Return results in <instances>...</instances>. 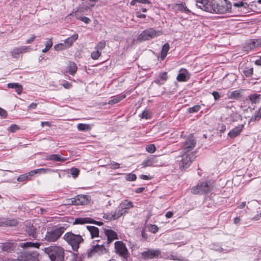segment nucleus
<instances>
[{"label": "nucleus", "mask_w": 261, "mask_h": 261, "mask_svg": "<svg viewBox=\"0 0 261 261\" xmlns=\"http://www.w3.org/2000/svg\"><path fill=\"white\" fill-rule=\"evenodd\" d=\"M86 223H92L99 226L103 225V222L95 221L92 218L89 217L77 218L73 223V224H84Z\"/></svg>", "instance_id": "16"}, {"label": "nucleus", "mask_w": 261, "mask_h": 261, "mask_svg": "<svg viewBox=\"0 0 261 261\" xmlns=\"http://www.w3.org/2000/svg\"><path fill=\"white\" fill-rule=\"evenodd\" d=\"M107 252V250L103 244H96L92 245L90 248L88 249L86 254L87 257L90 258L96 254L101 255Z\"/></svg>", "instance_id": "12"}, {"label": "nucleus", "mask_w": 261, "mask_h": 261, "mask_svg": "<svg viewBox=\"0 0 261 261\" xmlns=\"http://www.w3.org/2000/svg\"><path fill=\"white\" fill-rule=\"evenodd\" d=\"M19 246L24 248H39L40 244L38 243L25 242L19 244Z\"/></svg>", "instance_id": "34"}, {"label": "nucleus", "mask_w": 261, "mask_h": 261, "mask_svg": "<svg viewBox=\"0 0 261 261\" xmlns=\"http://www.w3.org/2000/svg\"><path fill=\"white\" fill-rule=\"evenodd\" d=\"M36 252L24 250L19 258L14 259V261H38Z\"/></svg>", "instance_id": "13"}, {"label": "nucleus", "mask_w": 261, "mask_h": 261, "mask_svg": "<svg viewBox=\"0 0 261 261\" xmlns=\"http://www.w3.org/2000/svg\"><path fill=\"white\" fill-rule=\"evenodd\" d=\"M20 127L16 124L11 125L8 128V130L11 133H15L16 131L19 130Z\"/></svg>", "instance_id": "46"}, {"label": "nucleus", "mask_w": 261, "mask_h": 261, "mask_svg": "<svg viewBox=\"0 0 261 261\" xmlns=\"http://www.w3.org/2000/svg\"><path fill=\"white\" fill-rule=\"evenodd\" d=\"M189 79L188 71L185 69H181L176 77L178 82H186Z\"/></svg>", "instance_id": "24"}, {"label": "nucleus", "mask_w": 261, "mask_h": 261, "mask_svg": "<svg viewBox=\"0 0 261 261\" xmlns=\"http://www.w3.org/2000/svg\"><path fill=\"white\" fill-rule=\"evenodd\" d=\"M109 165L110 166V168L113 169H117L120 168L119 164L114 161H111Z\"/></svg>", "instance_id": "53"}, {"label": "nucleus", "mask_w": 261, "mask_h": 261, "mask_svg": "<svg viewBox=\"0 0 261 261\" xmlns=\"http://www.w3.org/2000/svg\"><path fill=\"white\" fill-rule=\"evenodd\" d=\"M67 48V47L65 45L64 43H60L58 44H56L54 46V49L56 50H64Z\"/></svg>", "instance_id": "47"}, {"label": "nucleus", "mask_w": 261, "mask_h": 261, "mask_svg": "<svg viewBox=\"0 0 261 261\" xmlns=\"http://www.w3.org/2000/svg\"><path fill=\"white\" fill-rule=\"evenodd\" d=\"M228 97L230 99H238L241 97V90H234L231 92H228L227 94Z\"/></svg>", "instance_id": "38"}, {"label": "nucleus", "mask_w": 261, "mask_h": 261, "mask_svg": "<svg viewBox=\"0 0 261 261\" xmlns=\"http://www.w3.org/2000/svg\"><path fill=\"white\" fill-rule=\"evenodd\" d=\"M37 226L34 225L33 224L26 226V232L28 234L29 236L33 237L35 239H38V233H37Z\"/></svg>", "instance_id": "20"}, {"label": "nucleus", "mask_w": 261, "mask_h": 261, "mask_svg": "<svg viewBox=\"0 0 261 261\" xmlns=\"http://www.w3.org/2000/svg\"><path fill=\"white\" fill-rule=\"evenodd\" d=\"M173 213L171 211H168L166 213V217L168 218H170L173 216Z\"/></svg>", "instance_id": "64"}, {"label": "nucleus", "mask_w": 261, "mask_h": 261, "mask_svg": "<svg viewBox=\"0 0 261 261\" xmlns=\"http://www.w3.org/2000/svg\"><path fill=\"white\" fill-rule=\"evenodd\" d=\"M45 47L44 49H43L42 50V51L43 53L47 52L52 47V46H53L52 39H47L45 42Z\"/></svg>", "instance_id": "41"}, {"label": "nucleus", "mask_w": 261, "mask_h": 261, "mask_svg": "<svg viewBox=\"0 0 261 261\" xmlns=\"http://www.w3.org/2000/svg\"><path fill=\"white\" fill-rule=\"evenodd\" d=\"M244 7V3L242 2L234 3L233 6H231L232 12L230 13H233V16H239L240 15V12Z\"/></svg>", "instance_id": "21"}, {"label": "nucleus", "mask_w": 261, "mask_h": 261, "mask_svg": "<svg viewBox=\"0 0 261 261\" xmlns=\"http://www.w3.org/2000/svg\"><path fill=\"white\" fill-rule=\"evenodd\" d=\"M136 16L138 18H145L146 17V15L144 14H141V13L137 12H136Z\"/></svg>", "instance_id": "63"}, {"label": "nucleus", "mask_w": 261, "mask_h": 261, "mask_svg": "<svg viewBox=\"0 0 261 261\" xmlns=\"http://www.w3.org/2000/svg\"><path fill=\"white\" fill-rule=\"evenodd\" d=\"M28 179L26 174L20 175L17 178L18 181H23Z\"/></svg>", "instance_id": "55"}, {"label": "nucleus", "mask_w": 261, "mask_h": 261, "mask_svg": "<svg viewBox=\"0 0 261 261\" xmlns=\"http://www.w3.org/2000/svg\"><path fill=\"white\" fill-rule=\"evenodd\" d=\"M208 12L212 13L225 14L232 12L231 4L228 0H211Z\"/></svg>", "instance_id": "1"}, {"label": "nucleus", "mask_w": 261, "mask_h": 261, "mask_svg": "<svg viewBox=\"0 0 261 261\" xmlns=\"http://www.w3.org/2000/svg\"><path fill=\"white\" fill-rule=\"evenodd\" d=\"M70 173L73 177H76L79 174V170L75 168H72L70 169Z\"/></svg>", "instance_id": "52"}, {"label": "nucleus", "mask_w": 261, "mask_h": 261, "mask_svg": "<svg viewBox=\"0 0 261 261\" xmlns=\"http://www.w3.org/2000/svg\"><path fill=\"white\" fill-rule=\"evenodd\" d=\"M117 213L116 212V210L115 211V212L114 213H107V214H104L103 215V218L105 219H107L109 221H111L112 220H117L118 218H119V217H117Z\"/></svg>", "instance_id": "36"}, {"label": "nucleus", "mask_w": 261, "mask_h": 261, "mask_svg": "<svg viewBox=\"0 0 261 261\" xmlns=\"http://www.w3.org/2000/svg\"><path fill=\"white\" fill-rule=\"evenodd\" d=\"M63 86L66 89H69L71 87L72 85L68 82H66Z\"/></svg>", "instance_id": "62"}, {"label": "nucleus", "mask_w": 261, "mask_h": 261, "mask_svg": "<svg viewBox=\"0 0 261 261\" xmlns=\"http://www.w3.org/2000/svg\"><path fill=\"white\" fill-rule=\"evenodd\" d=\"M141 257L145 260L152 259L161 257L162 252L160 249H147L146 251L142 252Z\"/></svg>", "instance_id": "8"}, {"label": "nucleus", "mask_w": 261, "mask_h": 261, "mask_svg": "<svg viewBox=\"0 0 261 261\" xmlns=\"http://www.w3.org/2000/svg\"><path fill=\"white\" fill-rule=\"evenodd\" d=\"M230 118L232 122H236L242 119V116L237 112L232 113L230 116Z\"/></svg>", "instance_id": "40"}, {"label": "nucleus", "mask_w": 261, "mask_h": 261, "mask_svg": "<svg viewBox=\"0 0 261 261\" xmlns=\"http://www.w3.org/2000/svg\"><path fill=\"white\" fill-rule=\"evenodd\" d=\"M260 119V116H257L254 114L250 119V121H258Z\"/></svg>", "instance_id": "59"}, {"label": "nucleus", "mask_w": 261, "mask_h": 261, "mask_svg": "<svg viewBox=\"0 0 261 261\" xmlns=\"http://www.w3.org/2000/svg\"><path fill=\"white\" fill-rule=\"evenodd\" d=\"M103 230L105 236L107 237L108 244H110L113 240L118 239V235L115 231L105 228H103Z\"/></svg>", "instance_id": "17"}, {"label": "nucleus", "mask_w": 261, "mask_h": 261, "mask_svg": "<svg viewBox=\"0 0 261 261\" xmlns=\"http://www.w3.org/2000/svg\"><path fill=\"white\" fill-rule=\"evenodd\" d=\"M75 16L76 19H79L87 24L89 23L91 21L90 19L87 17H81L79 16L78 11L75 12Z\"/></svg>", "instance_id": "42"}, {"label": "nucleus", "mask_w": 261, "mask_h": 261, "mask_svg": "<svg viewBox=\"0 0 261 261\" xmlns=\"http://www.w3.org/2000/svg\"><path fill=\"white\" fill-rule=\"evenodd\" d=\"M168 76L167 72H161L159 73V77L154 80V83L159 85H163L168 80Z\"/></svg>", "instance_id": "23"}, {"label": "nucleus", "mask_w": 261, "mask_h": 261, "mask_svg": "<svg viewBox=\"0 0 261 261\" xmlns=\"http://www.w3.org/2000/svg\"><path fill=\"white\" fill-rule=\"evenodd\" d=\"M115 248L117 254L123 257H126L128 254V250L125 244L122 241H116L115 243Z\"/></svg>", "instance_id": "15"}, {"label": "nucleus", "mask_w": 261, "mask_h": 261, "mask_svg": "<svg viewBox=\"0 0 261 261\" xmlns=\"http://www.w3.org/2000/svg\"><path fill=\"white\" fill-rule=\"evenodd\" d=\"M16 247V244L15 243L8 241L2 244L1 249L4 252L11 253L15 249Z\"/></svg>", "instance_id": "19"}, {"label": "nucleus", "mask_w": 261, "mask_h": 261, "mask_svg": "<svg viewBox=\"0 0 261 261\" xmlns=\"http://www.w3.org/2000/svg\"><path fill=\"white\" fill-rule=\"evenodd\" d=\"M47 160L58 161V162H64L67 160V159L63 157H61L59 154H54L49 155L46 158Z\"/></svg>", "instance_id": "32"}, {"label": "nucleus", "mask_w": 261, "mask_h": 261, "mask_svg": "<svg viewBox=\"0 0 261 261\" xmlns=\"http://www.w3.org/2000/svg\"><path fill=\"white\" fill-rule=\"evenodd\" d=\"M40 170L41 172V174H45L48 172H50L51 171H53L51 169H44V168H40Z\"/></svg>", "instance_id": "57"}, {"label": "nucleus", "mask_w": 261, "mask_h": 261, "mask_svg": "<svg viewBox=\"0 0 261 261\" xmlns=\"http://www.w3.org/2000/svg\"><path fill=\"white\" fill-rule=\"evenodd\" d=\"M44 250L51 261H64V250L62 247L51 246L45 248Z\"/></svg>", "instance_id": "2"}, {"label": "nucleus", "mask_w": 261, "mask_h": 261, "mask_svg": "<svg viewBox=\"0 0 261 261\" xmlns=\"http://www.w3.org/2000/svg\"><path fill=\"white\" fill-rule=\"evenodd\" d=\"M170 48V45L169 43H165L162 47L161 53V59L162 60H163L166 58L167 53Z\"/></svg>", "instance_id": "37"}, {"label": "nucleus", "mask_w": 261, "mask_h": 261, "mask_svg": "<svg viewBox=\"0 0 261 261\" xmlns=\"http://www.w3.org/2000/svg\"><path fill=\"white\" fill-rule=\"evenodd\" d=\"M196 141L193 135L191 134L187 138L181 147V152L189 153L195 147Z\"/></svg>", "instance_id": "9"}, {"label": "nucleus", "mask_w": 261, "mask_h": 261, "mask_svg": "<svg viewBox=\"0 0 261 261\" xmlns=\"http://www.w3.org/2000/svg\"><path fill=\"white\" fill-rule=\"evenodd\" d=\"M146 150L147 152L152 153L155 151L156 148L154 144H151L147 145L146 147Z\"/></svg>", "instance_id": "45"}, {"label": "nucleus", "mask_w": 261, "mask_h": 261, "mask_svg": "<svg viewBox=\"0 0 261 261\" xmlns=\"http://www.w3.org/2000/svg\"><path fill=\"white\" fill-rule=\"evenodd\" d=\"M158 227L155 225H151L149 227V230L153 233H156L158 231Z\"/></svg>", "instance_id": "54"}, {"label": "nucleus", "mask_w": 261, "mask_h": 261, "mask_svg": "<svg viewBox=\"0 0 261 261\" xmlns=\"http://www.w3.org/2000/svg\"><path fill=\"white\" fill-rule=\"evenodd\" d=\"M77 67L75 63L72 61H69L66 67V71L71 75H74L77 71Z\"/></svg>", "instance_id": "25"}, {"label": "nucleus", "mask_w": 261, "mask_h": 261, "mask_svg": "<svg viewBox=\"0 0 261 261\" xmlns=\"http://www.w3.org/2000/svg\"><path fill=\"white\" fill-rule=\"evenodd\" d=\"M157 162L154 156H150L148 157L147 159L143 161L141 164L143 168H145L148 166H151L153 165L154 164Z\"/></svg>", "instance_id": "26"}, {"label": "nucleus", "mask_w": 261, "mask_h": 261, "mask_svg": "<svg viewBox=\"0 0 261 261\" xmlns=\"http://www.w3.org/2000/svg\"><path fill=\"white\" fill-rule=\"evenodd\" d=\"M162 34L161 31H156L153 28H149L143 31L138 37V40L145 41L151 39Z\"/></svg>", "instance_id": "6"}, {"label": "nucleus", "mask_w": 261, "mask_h": 261, "mask_svg": "<svg viewBox=\"0 0 261 261\" xmlns=\"http://www.w3.org/2000/svg\"><path fill=\"white\" fill-rule=\"evenodd\" d=\"M63 239L74 251H77L80 244L84 241L81 235L74 234L71 231L66 232L64 235Z\"/></svg>", "instance_id": "3"}, {"label": "nucleus", "mask_w": 261, "mask_h": 261, "mask_svg": "<svg viewBox=\"0 0 261 261\" xmlns=\"http://www.w3.org/2000/svg\"><path fill=\"white\" fill-rule=\"evenodd\" d=\"M7 115L8 114H7V112H6V111L0 107V115H1V116L3 117L4 118H6L7 117Z\"/></svg>", "instance_id": "56"}, {"label": "nucleus", "mask_w": 261, "mask_h": 261, "mask_svg": "<svg viewBox=\"0 0 261 261\" xmlns=\"http://www.w3.org/2000/svg\"><path fill=\"white\" fill-rule=\"evenodd\" d=\"M181 156H179L176 160V163L180 170H183L190 167L192 161L195 158L194 152L189 153L181 152Z\"/></svg>", "instance_id": "4"}, {"label": "nucleus", "mask_w": 261, "mask_h": 261, "mask_svg": "<svg viewBox=\"0 0 261 261\" xmlns=\"http://www.w3.org/2000/svg\"><path fill=\"white\" fill-rule=\"evenodd\" d=\"M106 46V42L104 41H102L99 42L96 46L95 47L96 49H98L99 51H101L102 49H103Z\"/></svg>", "instance_id": "49"}, {"label": "nucleus", "mask_w": 261, "mask_h": 261, "mask_svg": "<svg viewBox=\"0 0 261 261\" xmlns=\"http://www.w3.org/2000/svg\"><path fill=\"white\" fill-rule=\"evenodd\" d=\"M78 38V35L77 34H75L72 36L69 37L67 39H66L64 41L65 45L68 48L70 47L73 43L77 40Z\"/></svg>", "instance_id": "31"}, {"label": "nucleus", "mask_w": 261, "mask_h": 261, "mask_svg": "<svg viewBox=\"0 0 261 261\" xmlns=\"http://www.w3.org/2000/svg\"><path fill=\"white\" fill-rule=\"evenodd\" d=\"M212 189V186L209 182L204 181L199 182L197 186L193 187L191 192L194 194H205Z\"/></svg>", "instance_id": "7"}, {"label": "nucleus", "mask_w": 261, "mask_h": 261, "mask_svg": "<svg viewBox=\"0 0 261 261\" xmlns=\"http://www.w3.org/2000/svg\"><path fill=\"white\" fill-rule=\"evenodd\" d=\"M253 68L252 67L250 68H245V69H244L243 70V73L246 76H251L253 74Z\"/></svg>", "instance_id": "48"}, {"label": "nucleus", "mask_w": 261, "mask_h": 261, "mask_svg": "<svg viewBox=\"0 0 261 261\" xmlns=\"http://www.w3.org/2000/svg\"><path fill=\"white\" fill-rule=\"evenodd\" d=\"M140 116L142 119L144 118L146 119H148L150 118V113L148 111H144L142 113Z\"/></svg>", "instance_id": "50"}, {"label": "nucleus", "mask_w": 261, "mask_h": 261, "mask_svg": "<svg viewBox=\"0 0 261 261\" xmlns=\"http://www.w3.org/2000/svg\"><path fill=\"white\" fill-rule=\"evenodd\" d=\"M65 230L64 227H54L48 229L46 234L42 240H45L49 242L56 241L60 238Z\"/></svg>", "instance_id": "5"}, {"label": "nucleus", "mask_w": 261, "mask_h": 261, "mask_svg": "<svg viewBox=\"0 0 261 261\" xmlns=\"http://www.w3.org/2000/svg\"><path fill=\"white\" fill-rule=\"evenodd\" d=\"M172 9L178 10L181 12L189 13L191 11L183 4H175L172 6Z\"/></svg>", "instance_id": "29"}, {"label": "nucleus", "mask_w": 261, "mask_h": 261, "mask_svg": "<svg viewBox=\"0 0 261 261\" xmlns=\"http://www.w3.org/2000/svg\"><path fill=\"white\" fill-rule=\"evenodd\" d=\"M134 207L133 203L132 201L128 200H124L121 202L119 206L116 208L117 213V217H121L123 215L127 213V210Z\"/></svg>", "instance_id": "10"}, {"label": "nucleus", "mask_w": 261, "mask_h": 261, "mask_svg": "<svg viewBox=\"0 0 261 261\" xmlns=\"http://www.w3.org/2000/svg\"><path fill=\"white\" fill-rule=\"evenodd\" d=\"M136 178V175L132 173H129L126 176V179L128 181H134Z\"/></svg>", "instance_id": "51"}, {"label": "nucleus", "mask_w": 261, "mask_h": 261, "mask_svg": "<svg viewBox=\"0 0 261 261\" xmlns=\"http://www.w3.org/2000/svg\"><path fill=\"white\" fill-rule=\"evenodd\" d=\"M126 97L125 94H121V95H118L116 96H114L113 99L109 100L108 102V103L109 105H113L119 102H120L122 99H124Z\"/></svg>", "instance_id": "35"}, {"label": "nucleus", "mask_w": 261, "mask_h": 261, "mask_svg": "<svg viewBox=\"0 0 261 261\" xmlns=\"http://www.w3.org/2000/svg\"><path fill=\"white\" fill-rule=\"evenodd\" d=\"M245 123L236 126L229 132L228 136L231 138H234L239 136L243 130Z\"/></svg>", "instance_id": "22"}, {"label": "nucleus", "mask_w": 261, "mask_h": 261, "mask_svg": "<svg viewBox=\"0 0 261 261\" xmlns=\"http://www.w3.org/2000/svg\"><path fill=\"white\" fill-rule=\"evenodd\" d=\"M90 200L89 196L86 195H79L74 198L67 200L68 203L66 204L69 205H86L88 204Z\"/></svg>", "instance_id": "11"}, {"label": "nucleus", "mask_w": 261, "mask_h": 261, "mask_svg": "<svg viewBox=\"0 0 261 261\" xmlns=\"http://www.w3.org/2000/svg\"><path fill=\"white\" fill-rule=\"evenodd\" d=\"M258 214L254 216L252 219L254 220H259L261 217V211L258 212Z\"/></svg>", "instance_id": "61"}, {"label": "nucleus", "mask_w": 261, "mask_h": 261, "mask_svg": "<svg viewBox=\"0 0 261 261\" xmlns=\"http://www.w3.org/2000/svg\"><path fill=\"white\" fill-rule=\"evenodd\" d=\"M7 87L9 88L15 89L16 92L18 94H20L22 92L23 89L22 86L21 85L15 83H9L7 85Z\"/></svg>", "instance_id": "30"}, {"label": "nucleus", "mask_w": 261, "mask_h": 261, "mask_svg": "<svg viewBox=\"0 0 261 261\" xmlns=\"http://www.w3.org/2000/svg\"><path fill=\"white\" fill-rule=\"evenodd\" d=\"M18 224V222L14 219L8 220L3 219L2 220V223L0 224L1 226H15Z\"/></svg>", "instance_id": "27"}, {"label": "nucleus", "mask_w": 261, "mask_h": 261, "mask_svg": "<svg viewBox=\"0 0 261 261\" xmlns=\"http://www.w3.org/2000/svg\"><path fill=\"white\" fill-rule=\"evenodd\" d=\"M35 38H36V36L34 35H32V37L30 39H27L26 40V43H28V44L31 43L32 42H33L34 41Z\"/></svg>", "instance_id": "60"}, {"label": "nucleus", "mask_w": 261, "mask_h": 261, "mask_svg": "<svg viewBox=\"0 0 261 261\" xmlns=\"http://www.w3.org/2000/svg\"><path fill=\"white\" fill-rule=\"evenodd\" d=\"M100 55L101 51L98 49H96V51H93L91 54V58L94 60H97Z\"/></svg>", "instance_id": "44"}, {"label": "nucleus", "mask_w": 261, "mask_h": 261, "mask_svg": "<svg viewBox=\"0 0 261 261\" xmlns=\"http://www.w3.org/2000/svg\"><path fill=\"white\" fill-rule=\"evenodd\" d=\"M86 228L90 232L91 238L99 237V231L97 227L93 226H87Z\"/></svg>", "instance_id": "28"}, {"label": "nucleus", "mask_w": 261, "mask_h": 261, "mask_svg": "<svg viewBox=\"0 0 261 261\" xmlns=\"http://www.w3.org/2000/svg\"><path fill=\"white\" fill-rule=\"evenodd\" d=\"M93 126V124L79 123L77 128L79 131L87 132L90 130Z\"/></svg>", "instance_id": "33"}, {"label": "nucleus", "mask_w": 261, "mask_h": 261, "mask_svg": "<svg viewBox=\"0 0 261 261\" xmlns=\"http://www.w3.org/2000/svg\"><path fill=\"white\" fill-rule=\"evenodd\" d=\"M248 98L252 103H257L261 99V95L255 93L250 95Z\"/></svg>", "instance_id": "39"}, {"label": "nucleus", "mask_w": 261, "mask_h": 261, "mask_svg": "<svg viewBox=\"0 0 261 261\" xmlns=\"http://www.w3.org/2000/svg\"><path fill=\"white\" fill-rule=\"evenodd\" d=\"M32 48L29 46H21L14 48L10 52L13 58H18L22 54L30 52Z\"/></svg>", "instance_id": "14"}, {"label": "nucleus", "mask_w": 261, "mask_h": 261, "mask_svg": "<svg viewBox=\"0 0 261 261\" xmlns=\"http://www.w3.org/2000/svg\"><path fill=\"white\" fill-rule=\"evenodd\" d=\"M197 7L206 12H208L211 1L208 0H195Z\"/></svg>", "instance_id": "18"}, {"label": "nucleus", "mask_w": 261, "mask_h": 261, "mask_svg": "<svg viewBox=\"0 0 261 261\" xmlns=\"http://www.w3.org/2000/svg\"><path fill=\"white\" fill-rule=\"evenodd\" d=\"M200 109V106L199 105H195L192 107L189 108L188 111L189 113H193L198 112Z\"/></svg>", "instance_id": "43"}, {"label": "nucleus", "mask_w": 261, "mask_h": 261, "mask_svg": "<svg viewBox=\"0 0 261 261\" xmlns=\"http://www.w3.org/2000/svg\"><path fill=\"white\" fill-rule=\"evenodd\" d=\"M212 94L215 100H218L220 97L219 93L216 91H214Z\"/></svg>", "instance_id": "58"}]
</instances>
